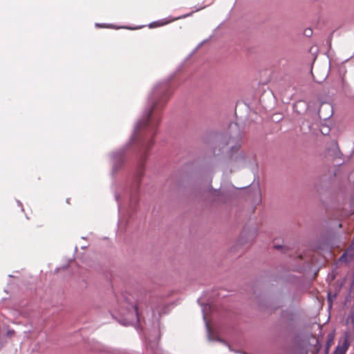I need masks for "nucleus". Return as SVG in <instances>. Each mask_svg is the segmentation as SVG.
<instances>
[{
    "label": "nucleus",
    "instance_id": "2",
    "mask_svg": "<svg viewBox=\"0 0 354 354\" xmlns=\"http://www.w3.org/2000/svg\"><path fill=\"white\" fill-rule=\"evenodd\" d=\"M153 145V141L150 140L145 147V151L140 156V163L138 167L137 175L138 178L140 179L144 175V169H145V162L147 159V151L149 150L151 147Z\"/></svg>",
    "mask_w": 354,
    "mask_h": 354
},
{
    "label": "nucleus",
    "instance_id": "5",
    "mask_svg": "<svg viewBox=\"0 0 354 354\" xmlns=\"http://www.w3.org/2000/svg\"><path fill=\"white\" fill-rule=\"evenodd\" d=\"M348 348L347 342H345L343 345L337 346L334 351L333 354H346V352Z\"/></svg>",
    "mask_w": 354,
    "mask_h": 354
},
{
    "label": "nucleus",
    "instance_id": "1",
    "mask_svg": "<svg viewBox=\"0 0 354 354\" xmlns=\"http://www.w3.org/2000/svg\"><path fill=\"white\" fill-rule=\"evenodd\" d=\"M170 92L169 91V90L165 91V93L161 97L160 101L155 102L152 105L148 113L146 114V115L138 122L136 129V133H138L142 129L146 128H149L151 131H153V130L158 126L160 122L159 116H157L155 114H153V110L156 107L159 106V104H165L167 101Z\"/></svg>",
    "mask_w": 354,
    "mask_h": 354
},
{
    "label": "nucleus",
    "instance_id": "4",
    "mask_svg": "<svg viewBox=\"0 0 354 354\" xmlns=\"http://www.w3.org/2000/svg\"><path fill=\"white\" fill-rule=\"evenodd\" d=\"M147 351L149 354H166L160 347L158 341L149 343L147 346Z\"/></svg>",
    "mask_w": 354,
    "mask_h": 354
},
{
    "label": "nucleus",
    "instance_id": "3",
    "mask_svg": "<svg viewBox=\"0 0 354 354\" xmlns=\"http://www.w3.org/2000/svg\"><path fill=\"white\" fill-rule=\"evenodd\" d=\"M354 259V243L343 253L339 258L337 263H348Z\"/></svg>",
    "mask_w": 354,
    "mask_h": 354
},
{
    "label": "nucleus",
    "instance_id": "7",
    "mask_svg": "<svg viewBox=\"0 0 354 354\" xmlns=\"http://www.w3.org/2000/svg\"><path fill=\"white\" fill-rule=\"evenodd\" d=\"M36 226H37V227H41L43 226V225L42 224H37Z\"/></svg>",
    "mask_w": 354,
    "mask_h": 354
},
{
    "label": "nucleus",
    "instance_id": "6",
    "mask_svg": "<svg viewBox=\"0 0 354 354\" xmlns=\"http://www.w3.org/2000/svg\"><path fill=\"white\" fill-rule=\"evenodd\" d=\"M167 23H159V22H157V23H153L150 25V27L151 28H153V27H156L157 26H162V25H165Z\"/></svg>",
    "mask_w": 354,
    "mask_h": 354
},
{
    "label": "nucleus",
    "instance_id": "8",
    "mask_svg": "<svg viewBox=\"0 0 354 354\" xmlns=\"http://www.w3.org/2000/svg\"><path fill=\"white\" fill-rule=\"evenodd\" d=\"M135 310H136V313L138 312V305H136V306H135Z\"/></svg>",
    "mask_w": 354,
    "mask_h": 354
}]
</instances>
